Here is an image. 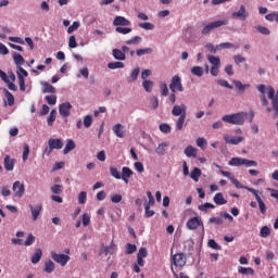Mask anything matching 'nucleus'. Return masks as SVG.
<instances>
[{
  "instance_id": "1",
  "label": "nucleus",
  "mask_w": 278,
  "mask_h": 278,
  "mask_svg": "<svg viewBox=\"0 0 278 278\" xmlns=\"http://www.w3.org/2000/svg\"><path fill=\"white\" fill-rule=\"evenodd\" d=\"M228 177H229L230 181H232L233 186H236L237 188H239V189L244 188L249 192H252V194L255 197V199L258 203L261 214H266V210H267L266 204L264 203V200H262V197L260 195L257 190L242 186V184H240V181H238V179H236L233 176H228Z\"/></svg>"
},
{
  "instance_id": "2",
  "label": "nucleus",
  "mask_w": 278,
  "mask_h": 278,
  "mask_svg": "<svg viewBox=\"0 0 278 278\" xmlns=\"http://www.w3.org/2000/svg\"><path fill=\"white\" fill-rule=\"evenodd\" d=\"M245 118H247V113L239 112V113L224 115L222 117V121L224 123H228L229 125H244Z\"/></svg>"
},
{
  "instance_id": "3",
  "label": "nucleus",
  "mask_w": 278,
  "mask_h": 278,
  "mask_svg": "<svg viewBox=\"0 0 278 278\" xmlns=\"http://www.w3.org/2000/svg\"><path fill=\"white\" fill-rule=\"evenodd\" d=\"M64 148V141L62 139H49L48 147L43 150V155H51L53 150H60Z\"/></svg>"
},
{
  "instance_id": "4",
  "label": "nucleus",
  "mask_w": 278,
  "mask_h": 278,
  "mask_svg": "<svg viewBox=\"0 0 278 278\" xmlns=\"http://www.w3.org/2000/svg\"><path fill=\"white\" fill-rule=\"evenodd\" d=\"M225 25H229V20H218L212 22L203 27L202 35L207 36L208 34H211V31H213V29H218V27H223Z\"/></svg>"
},
{
  "instance_id": "5",
  "label": "nucleus",
  "mask_w": 278,
  "mask_h": 278,
  "mask_svg": "<svg viewBox=\"0 0 278 278\" xmlns=\"http://www.w3.org/2000/svg\"><path fill=\"white\" fill-rule=\"evenodd\" d=\"M228 165L229 166H247V168H249L251 166H256L257 162L251 161L248 159H242V157H232L228 162Z\"/></svg>"
},
{
  "instance_id": "6",
  "label": "nucleus",
  "mask_w": 278,
  "mask_h": 278,
  "mask_svg": "<svg viewBox=\"0 0 278 278\" xmlns=\"http://www.w3.org/2000/svg\"><path fill=\"white\" fill-rule=\"evenodd\" d=\"M169 90L172 92H184V84L181 83V77H179V75L172 77Z\"/></svg>"
},
{
  "instance_id": "7",
  "label": "nucleus",
  "mask_w": 278,
  "mask_h": 278,
  "mask_svg": "<svg viewBox=\"0 0 278 278\" xmlns=\"http://www.w3.org/2000/svg\"><path fill=\"white\" fill-rule=\"evenodd\" d=\"M267 97L271 100V108L274 111L273 118H278V98L275 97V88L268 87Z\"/></svg>"
},
{
  "instance_id": "8",
  "label": "nucleus",
  "mask_w": 278,
  "mask_h": 278,
  "mask_svg": "<svg viewBox=\"0 0 278 278\" xmlns=\"http://www.w3.org/2000/svg\"><path fill=\"white\" fill-rule=\"evenodd\" d=\"M51 258L60 266H66L68 262H71V256L66 254H58L55 252H51Z\"/></svg>"
},
{
  "instance_id": "9",
  "label": "nucleus",
  "mask_w": 278,
  "mask_h": 278,
  "mask_svg": "<svg viewBox=\"0 0 278 278\" xmlns=\"http://www.w3.org/2000/svg\"><path fill=\"white\" fill-rule=\"evenodd\" d=\"M29 210H30V214H31V219L34 222L38 220L40 214L42 213V204H29Z\"/></svg>"
},
{
  "instance_id": "10",
  "label": "nucleus",
  "mask_w": 278,
  "mask_h": 278,
  "mask_svg": "<svg viewBox=\"0 0 278 278\" xmlns=\"http://www.w3.org/2000/svg\"><path fill=\"white\" fill-rule=\"evenodd\" d=\"M72 108H73V105L71 104V102H64V103L60 104V106H59V114L61 116H63L64 118H68V116H71Z\"/></svg>"
},
{
  "instance_id": "11",
  "label": "nucleus",
  "mask_w": 278,
  "mask_h": 278,
  "mask_svg": "<svg viewBox=\"0 0 278 278\" xmlns=\"http://www.w3.org/2000/svg\"><path fill=\"white\" fill-rule=\"evenodd\" d=\"M173 264L178 268H184L186 266V254L177 253L173 256Z\"/></svg>"
},
{
  "instance_id": "12",
  "label": "nucleus",
  "mask_w": 278,
  "mask_h": 278,
  "mask_svg": "<svg viewBox=\"0 0 278 278\" xmlns=\"http://www.w3.org/2000/svg\"><path fill=\"white\" fill-rule=\"evenodd\" d=\"M232 18L247 21V18H249V13H247V8L243 4H241L239 11L232 13Z\"/></svg>"
},
{
  "instance_id": "13",
  "label": "nucleus",
  "mask_w": 278,
  "mask_h": 278,
  "mask_svg": "<svg viewBox=\"0 0 278 278\" xmlns=\"http://www.w3.org/2000/svg\"><path fill=\"white\" fill-rule=\"evenodd\" d=\"M13 192L17 199H21L25 194V186L21 181H15L13 184Z\"/></svg>"
},
{
  "instance_id": "14",
  "label": "nucleus",
  "mask_w": 278,
  "mask_h": 278,
  "mask_svg": "<svg viewBox=\"0 0 278 278\" xmlns=\"http://www.w3.org/2000/svg\"><path fill=\"white\" fill-rule=\"evenodd\" d=\"M113 25L114 27H127L129 25H131V22L127 18H125L124 16L117 15L115 16L114 21H113Z\"/></svg>"
},
{
  "instance_id": "15",
  "label": "nucleus",
  "mask_w": 278,
  "mask_h": 278,
  "mask_svg": "<svg viewBox=\"0 0 278 278\" xmlns=\"http://www.w3.org/2000/svg\"><path fill=\"white\" fill-rule=\"evenodd\" d=\"M201 225H203V223L199 217H192L187 222V228H189L190 230L199 229Z\"/></svg>"
},
{
  "instance_id": "16",
  "label": "nucleus",
  "mask_w": 278,
  "mask_h": 278,
  "mask_svg": "<svg viewBox=\"0 0 278 278\" xmlns=\"http://www.w3.org/2000/svg\"><path fill=\"white\" fill-rule=\"evenodd\" d=\"M173 116H186V104L174 105L172 110Z\"/></svg>"
},
{
  "instance_id": "17",
  "label": "nucleus",
  "mask_w": 278,
  "mask_h": 278,
  "mask_svg": "<svg viewBox=\"0 0 278 278\" xmlns=\"http://www.w3.org/2000/svg\"><path fill=\"white\" fill-rule=\"evenodd\" d=\"M224 140L226 144H240V142H244V137H231V136H225Z\"/></svg>"
},
{
  "instance_id": "18",
  "label": "nucleus",
  "mask_w": 278,
  "mask_h": 278,
  "mask_svg": "<svg viewBox=\"0 0 278 278\" xmlns=\"http://www.w3.org/2000/svg\"><path fill=\"white\" fill-rule=\"evenodd\" d=\"M14 164H16L15 159H11L10 155L4 157L3 166L5 170H14Z\"/></svg>"
},
{
  "instance_id": "19",
  "label": "nucleus",
  "mask_w": 278,
  "mask_h": 278,
  "mask_svg": "<svg viewBox=\"0 0 278 278\" xmlns=\"http://www.w3.org/2000/svg\"><path fill=\"white\" fill-rule=\"evenodd\" d=\"M55 270V263L53 261L49 260L45 262L43 265V271L47 273L48 275H51Z\"/></svg>"
},
{
  "instance_id": "20",
  "label": "nucleus",
  "mask_w": 278,
  "mask_h": 278,
  "mask_svg": "<svg viewBox=\"0 0 278 278\" xmlns=\"http://www.w3.org/2000/svg\"><path fill=\"white\" fill-rule=\"evenodd\" d=\"M122 124H116L113 126V132L117 138H125V131Z\"/></svg>"
},
{
  "instance_id": "21",
  "label": "nucleus",
  "mask_w": 278,
  "mask_h": 278,
  "mask_svg": "<svg viewBox=\"0 0 278 278\" xmlns=\"http://www.w3.org/2000/svg\"><path fill=\"white\" fill-rule=\"evenodd\" d=\"M75 147H76L75 141H73V139H67L65 148L63 149L64 155H67V153H71V151H73Z\"/></svg>"
},
{
  "instance_id": "22",
  "label": "nucleus",
  "mask_w": 278,
  "mask_h": 278,
  "mask_svg": "<svg viewBox=\"0 0 278 278\" xmlns=\"http://www.w3.org/2000/svg\"><path fill=\"white\" fill-rule=\"evenodd\" d=\"M40 260H42V250L41 249H37L35 251V253L31 256V264H38V262H40Z\"/></svg>"
},
{
  "instance_id": "23",
  "label": "nucleus",
  "mask_w": 278,
  "mask_h": 278,
  "mask_svg": "<svg viewBox=\"0 0 278 278\" xmlns=\"http://www.w3.org/2000/svg\"><path fill=\"white\" fill-rule=\"evenodd\" d=\"M213 201L216 205H226L227 203V200H225V197L220 192L214 195Z\"/></svg>"
},
{
  "instance_id": "24",
  "label": "nucleus",
  "mask_w": 278,
  "mask_h": 278,
  "mask_svg": "<svg viewBox=\"0 0 278 278\" xmlns=\"http://www.w3.org/2000/svg\"><path fill=\"white\" fill-rule=\"evenodd\" d=\"M13 60H14V63L16 64L17 68L22 67L23 64H25V59L23 58V55L16 53V52L13 53Z\"/></svg>"
},
{
  "instance_id": "25",
  "label": "nucleus",
  "mask_w": 278,
  "mask_h": 278,
  "mask_svg": "<svg viewBox=\"0 0 278 278\" xmlns=\"http://www.w3.org/2000/svg\"><path fill=\"white\" fill-rule=\"evenodd\" d=\"M3 92L7 97L5 105H9V108H12V105H14V94H12V92H10L8 89H3Z\"/></svg>"
},
{
  "instance_id": "26",
  "label": "nucleus",
  "mask_w": 278,
  "mask_h": 278,
  "mask_svg": "<svg viewBox=\"0 0 278 278\" xmlns=\"http://www.w3.org/2000/svg\"><path fill=\"white\" fill-rule=\"evenodd\" d=\"M113 58L115 60H119L122 62L127 60V56L125 55V52H123L122 50H118V49L113 50Z\"/></svg>"
},
{
  "instance_id": "27",
  "label": "nucleus",
  "mask_w": 278,
  "mask_h": 278,
  "mask_svg": "<svg viewBox=\"0 0 278 278\" xmlns=\"http://www.w3.org/2000/svg\"><path fill=\"white\" fill-rule=\"evenodd\" d=\"M185 155H187V157H197V149L192 146H188L185 149Z\"/></svg>"
},
{
  "instance_id": "28",
  "label": "nucleus",
  "mask_w": 278,
  "mask_h": 278,
  "mask_svg": "<svg viewBox=\"0 0 278 278\" xmlns=\"http://www.w3.org/2000/svg\"><path fill=\"white\" fill-rule=\"evenodd\" d=\"M240 46L236 45V43H231V42H224V43H219L217 46V49H239Z\"/></svg>"
},
{
  "instance_id": "29",
  "label": "nucleus",
  "mask_w": 278,
  "mask_h": 278,
  "mask_svg": "<svg viewBox=\"0 0 278 278\" xmlns=\"http://www.w3.org/2000/svg\"><path fill=\"white\" fill-rule=\"evenodd\" d=\"M138 75H140V67H135L130 73L128 83L131 84V81H136V79H138Z\"/></svg>"
},
{
  "instance_id": "30",
  "label": "nucleus",
  "mask_w": 278,
  "mask_h": 278,
  "mask_svg": "<svg viewBox=\"0 0 278 278\" xmlns=\"http://www.w3.org/2000/svg\"><path fill=\"white\" fill-rule=\"evenodd\" d=\"M108 68H110L111 71H116V68H125V63L123 62H111L108 64Z\"/></svg>"
},
{
  "instance_id": "31",
  "label": "nucleus",
  "mask_w": 278,
  "mask_h": 278,
  "mask_svg": "<svg viewBox=\"0 0 278 278\" xmlns=\"http://www.w3.org/2000/svg\"><path fill=\"white\" fill-rule=\"evenodd\" d=\"M184 123H186V115L178 117L176 122V131H181L184 129Z\"/></svg>"
},
{
  "instance_id": "32",
  "label": "nucleus",
  "mask_w": 278,
  "mask_h": 278,
  "mask_svg": "<svg viewBox=\"0 0 278 278\" xmlns=\"http://www.w3.org/2000/svg\"><path fill=\"white\" fill-rule=\"evenodd\" d=\"M167 147H168V143L166 142L160 143L155 149V153H157V155H164V153H166Z\"/></svg>"
},
{
  "instance_id": "33",
  "label": "nucleus",
  "mask_w": 278,
  "mask_h": 278,
  "mask_svg": "<svg viewBox=\"0 0 278 278\" xmlns=\"http://www.w3.org/2000/svg\"><path fill=\"white\" fill-rule=\"evenodd\" d=\"M240 275H255V270L251 267H239Z\"/></svg>"
},
{
  "instance_id": "34",
  "label": "nucleus",
  "mask_w": 278,
  "mask_h": 278,
  "mask_svg": "<svg viewBox=\"0 0 278 278\" xmlns=\"http://www.w3.org/2000/svg\"><path fill=\"white\" fill-rule=\"evenodd\" d=\"M136 53L138 58H141V55H151V53H153V49L151 48L138 49Z\"/></svg>"
},
{
  "instance_id": "35",
  "label": "nucleus",
  "mask_w": 278,
  "mask_h": 278,
  "mask_svg": "<svg viewBox=\"0 0 278 278\" xmlns=\"http://www.w3.org/2000/svg\"><path fill=\"white\" fill-rule=\"evenodd\" d=\"M207 247H210V249H214V251H222L223 249V247H220V244H218L214 239L207 241Z\"/></svg>"
},
{
  "instance_id": "36",
  "label": "nucleus",
  "mask_w": 278,
  "mask_h": 278,
  "mask_svg": "<svg viewBox=\"0 0 278 278\" xmlns=\"http://www.w3.org/2000/svg\"><path fill=\"white\" fill-rule=\"evenodd\" d=\"M207 60L212 66H220V58L215 55H208Z\"/></svg>"
},
{
  "instance_id": "37",
  "label": "nucleus",
  "mask_w": 278,
  "mask_h": 278,
  "mask_svg": "<svg viewBox=\"0 0 278 278\" xmlns=\"http://www.w3.org/2000/svg\"><path fill=\"white\" fill-rule=\"evenodd\" d=\"M43 92L47 93L49 92L50 94H55V87L49 83L43 84Z\"/></svg>"
},
{
  "instance_id": "38",
  "label": "nucleus",
  "mask_w": 278,
  "mask_h": 278,
  "mask_svg": "<svg viewBox=\"0 0 278 278\" xmlns=\"http://www.w3.org/2000/svg\"><path fill=\"white\" fill-rule=\"evenodd\" d=\"M115 249H116V244H114V241H112L110 245L104 248L105 255H114Z\"/></svg>"
},
{
  "instance_id": "39",
  "label": "nucleus",
  "mask_w": 278,
  "mask_h": 278,
  "mask_svg": "<svg viewBox=\"0 0 278 278\" xmlns=\"http://www.w3.org/2000/svg\"><path fill=\"white\" fill-rule=\"evenodd\" d=\"M192 75H195V77H203V67L201 66H193L191 68Z\"/></svg>"
},
{
  "instance_id": "40",
  "label": "nucleus",
  "mask_w": 278,
  "mask_h": 278,
  "mask_svg": "<svg viewBox=\"0 0 278 278\" xmlns=\"http://www.w3.org/2000/svg\"><path fill=\"white\" fill-rule=\"evenodd\" d=\"M214 207L216 206L210 202L199 205L200 212H207V210H214Z\"/></svg>"
},
{
  "instance_id": "41",
  "label": "nucleus",
  "mask_w": 278,
  "mask_h": 278,
  "mask_svg": "<svg viewBox=\"0 0 278 278\" xmlns=\"http://www.w3.org/2000/svg\"><path fill=\"white\" fill-rule=\"evenodd\" d=\"M265 18L266 21H269V23H273V21H275L278 24V11L267 14Z\"/></svg>"
},
{
  "instance_id": "42",
  "label": "nucleus",
  "mask_w": 278,
  "mask_h": 278,
  "mask_svg": "<svg viewBox=\"0 0 278 278\" xmlns=\"http://www.w3.org/2000/svg\"><path fill=\"white\" fill-rule=\"evenodd\" d=\"M136 244L127 243L126 244V255H131L132 253H136L137 251Z\"/></svg>"
},
{
  "instance_id": "43",
  "label": "nucleus",
  "mask_w": 278,
  "mask_h": 278,
  "mask_svg": "<svg viewBox=\"0 0 278 278\" xmlns=\"http://www.w3.org/2000/svg\"><path fill=\"white\" fill-rule=\"evenodd\" d=\"M256 30L263 36H270V29L266 26H256Z\"/></svg>"
},
{
  "instance_id": "44",
  "label": "nucleus",
  "mask_w": 278,
  "mask_h": 278,
  "mask_svg": "<svg viewBox=\"0 0 278 278\" xmlns=\"http://www.w3.org/2000/svg\"><path fill=\"white\" fill-rule=\"evenodd\" d=\"M208 223L210 225H223L225 220H223V217H211Z\"/></svg>"
},
{
  "instance_id": "45",
  "label": "nucleus",
  "mask_w": 278,
  "mask_h": 278,
  "mask_svg": "<svg viewBox=\"0 0 278 278\" xmlns=\"http://www.w3.org/2000/svg\"><path fill=\"white\" fill-rule=\"evenodd\" d=\"M195 142H197V147H200V149H202L203 151L207 146V140H205V138L203 137L198 138Z\"/></svg>"
},
{
  "instance_id": "46",
  "label": "nucleus",
  "mask_w": 278,
  "mask_h": 278,
  "mask_svg": "<svg viewBox=\"0 0 278 278\" xmlns=\"http://www.w3.org/2000/svg\"><path fill=\"white\" fill-rule=\"evenodd\" d=\"M260 236L261 238H268V236H270V228L268 226H263Z\"/></svg>"
},
{
  "instance_id": "47",
  "label": "nucleus",
  "mask_w": 278,
  "mask_h": 278,
  "mask_svg": "<svg viewBox=\"0 0 278 278\" xmlns=\"http://www.w3.org/2000/svg\"><path fill=\"white\" fill-rule=\"evenodd\" d=\"M142 87L144 88L146 92H151V90H153V81L144 80L142 83Z\"/></svg>"
},
{
  "instance_id": "48",
  "label": "nucleus",
  "mask_w": 278,
  "mask_h": 278,
  "mask_svg": "<svg viewBox=\"0 0 278 278\" xmlns=\"http://www.w3.org/2000/svg\"><path fill=\"white\" fill-rule=\"evenodd\" d=\"M233 61L237 66H240V64L247 62V58L242 56L241 54H237L233 56Z\"/></svg>"
},
{
  "instance_id": "49",
  "label": "nucleus",
  "mask_w": 278,
  "mask_h": 278,
  "mask_svg": "<svg viewBox=\"0 0 278 278\" xmlns=\"http://www.w3.org/2000/svg\"><path fill=\"white\" fill-rule=\"evenodd\" d=\"M139 27H141V29H147V30L155 29V25H153L150 22L140 23Z\"/></svg>"
},
{
  "instance_id": "50",
  "label": "nucleus",
  "mask_w": 278,
  "mask_h": 278,
  "mask_svg": "<svg viewBox=\"0 0 278 278\" xmlns=\"http://www.w3.org/2000/svg\"><path fill=\"white\" fill-rule=\"evenodd\" d=\"M88 199V193L86 191H83L78 194V203L80 205H84L86 203V200Z\"/></svg>"
},
{
  "instance_id": "51",
  "label": "nucleus",
  "mask_w": 278,
  "mask_h": 278,
  "mask_svg": "<svg viewBox=\"0 0 278 278\" xmlns=\"http://www.w3.org/2000/svg\"><path fill=\"white\" fill-rule=\"evenodd\" d=\"M45 100L49 105H55L58 103V97L56 96H46Z\"/></svg>"
},
{
  "instance_id": "52",
  "label": "nucleus",
  "mask_w": 278,
  "mask_h": 278,
  "mask_svg": "<svg viewBox=\"0 0 278 278\" xmlns=\"http://www.w3.org/2000/svg\"><path fill=\"white\" fill-rule=\"evenodd\" d=\"M218 86H222L223 88H228V90H233V86H231L227 80L219 79L217 80Z\"/></svg>"
},
{
  "instance_id": "53",
  "label": "nucleus",
  "mask_w": 278,
  "mask_h": 278,
  "mask_svg": "<svg viewBox=\"0 0 278 278\" xmlns=\"http://www.w3.org/2000/svg\"><path fill=\"white\" fill-rule=\"evenodd\" d=\"M232 84L235 85L238 90H244L245 88H250L251 85H243L240 80H233Z\"/></svg>"
},
{
  "instance_id": "54",
  "label": "nucleus",
  "mask_w": 278,
  "mask_h": 278,
  "mask_svg": "<svg viewBox=\"0 0 278 278\" xmlns=\"http://www.w3.org/2000/svg\"><path fill=\"white\" fill-rule=\"evenodd\" d=\"M79 22H73V24L67 28V34H73V31H77L79 29Z\"/></svg>"
},
{
  "instance_id": "55",
  "label": "nucleus",
  "mask_w": 278,
  "mask_h": 278,
  "mask_svg": "<svg viewBox=\"0 0 278 278\" xmlns=\"http://www.w3.org/2000/svg\"><path fill=\"white\" fill-rule=\"evenodd\" d=\"M115 31H117V34H123L125 36L127 34H131V28H125V27L117 26L115 28Z\"/></svg>"
},
{
  "instance_id": "56",
  "label": "nucleus",
  "mask_w": 278,
  "mask_h": 278,
  "mask_svg": "<svg viewBox=\"0 0 278 278\" xmlns=\"http://www.w3.org/2000/svg\"><path fill=\"white\" fill-rule=\"evenodd\" d=\"M16 74H17V77H20L21 75L23 79H25V77H29V73L23 67H17Z\"/></svg>"
},
{
  "instance_id": "57",
  "label": "nucleus",
  "mask_w": 278,
  "mask_h": 278,
  "mask_svg": "<svg viewBox=\"0 0 278 278\" xmlns=\"http://www.w3.org/2000/svg\"><path fill=\"white\" fill-rule=\"evenodd\" d=\"M63 190L64 189L61 185H54L51 187V192H53V194H62Z\"/></svg>"
},
{
  "instance_id": "58",
  "label": "nucleus",
  "mask_w": 278,
  "mask_h": 278,
  "mask_svg": "<svg viewBox=\"0 0 278 278\" xmlns=\"http://www.w3.org/2000/svg\"><path fill=\"white\" fill-rule=\"evenodd\" d=\"M17 79H18V85H20L21 92H25V90H26L25 78H23V76L20 74V76H17Z\"/></svg>"
},
{
  "instance_id": "59",
  "label": "nucleus",
  "mask_w": 278,
  "mask_h": 278,
  "mask_svg": "<svg viewBox=\"0 0 278 278\" xmlns=\"http://www.w3.org/2000/svg\"><path fill=\"white\" fill-rule=\"evenodd\" d=\"M137 42H142V37L135 36L130 40H127L126 45H137Z\"/></svg>"
},
{
  "instance_id": "60",
  "label": "nucleus",
  "mask_w": 278,
  "mask_h": 278,
  "mask_svg": "<svg viewBox=\"0 0 278 278\" xmlns=\"http://www.w3.org/2000/svg\"><path fill=\"white\" fill-rule=\"evenodd\" d=\"M160 131H162L163 134H170V125L161 124L160 125Z\"/></svg>"
},
{
  "instance_id": "61",
  "label": "nucleus",
  "mask_w": 278,
  "mask_h": 278,
  "mask_svg": "<svg viewBox=\"0 0 278 278\" xmlns=\"http://www.w3.org/2000/svg\"><path fill=\"white\" fill-rule=\"evenodd\" d=\"M84 125L85 127H90L92 125V115H86L84 117Z\"/></svg>"
},
{
  "instance_id": "62",
  "label": "nucleus",
  "mask_w": 278,
  "mask_h": 278,
  "mask_svg": "<svg viewBox=\"0 0 278 278\" xmlns=\"http://www.w3.org/2000/svg\"><path fill=\"white\" fill-rule=\"evenodd\" d=\"M147 255H149L147 248H140L137 257L144 258Z\"/></svg>"
},
{
  "instance_id": "63",
  "label": "nucleus",
  "mask_w": 278,
  "mask_h": 278,
  "mask_svg": "<svg viewBox=\"0 0 278 278\" xmlns=\"http://www.w3.org/2000/svg\"><path fill=\"white\" fill-rule=\"evenodd\" d=\"M54 122H55V110H52L48 117V125L51 127V125H53Z\"/></svg>"
},
{
  "instance_id": "64",
  "label": "nucleus",
  "mask_w": 278,
  "mask_h": 278,
  "mask_svg": "<svg viewBox=\"0 0 278 278\" xmlns=\"http://www.w3.org/2000/svg\"><path fill=\"white\" fill-rule=\"evenodd\" d=\"M83 225L88 227L90 225V215L88 213L83 214Z\"/></svg>"
}]
</instances>
